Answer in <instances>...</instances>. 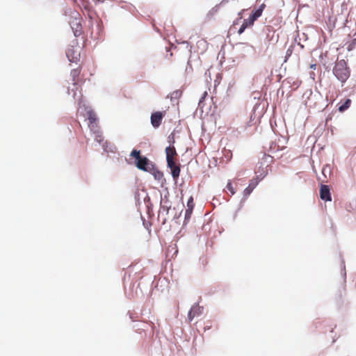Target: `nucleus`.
<instances>
[{
	"mask_svg": "<svg viewBox=\"0 0 356 356\" xmlns=\"http://www.w3.org/2000/svg\"><path fill=\"white\" fill-rule=\"evenodd\" d=\"M333 74L341 83H345L349 78L350 70L347 63L343 59L336 62L333 68Z\"/></svg>",
	"mask_w": 356,
	"mask_h": 356,
	"instance_id": "f257e3e1",
	"label": "nucleus"
},
{
	"mask_svg": "<svg viewBox=\"0 0 356 356\" xmlns=\"http://www.w3.org/2000/svg\"><path fill=\"white\" fill-rule=\"evenodd\" d=\"M131 156L136 159V165L138 169L149 172L154 170V165L147 157L142 156L139 150L134 149L131 153Z\"/></svg>",
	"mask_w": 356,
	"mask_h": 356,
	"instance_id": "f03ea898",
	"label": "nucleus"
},
{
	"mask_svg": "<svg viewBox=\"0 0 356 356\" xmlns=\"http://www.w3.org/2000/svg\"><path fill=\"white\" fill-rule=\"evenodd\" d=\"M81 70L74 69L71 71V76L72 81V88L68 87V93L72 94L73 97L75 99L77 96V92H79L78 97H81L82 95L81 92V81L80 79Z\"/></svg>",
	"mask_w": 356,
	"mask_h": 356,
	"instance_id": "7ed1b4c3",
	"label": "nucleus"
},
{
	"mask_svg": "<svg viewBox=\"0 0 356 356\" xmlns=\"http://www.w3.org/2000/svg\"><path fill=\"white\" fill-rule=\"evenodd\" d=\"M81 21L82 18L78 13H74L70 18V24L75 37L79 36L83 32Z\"/></svg>",
	"mask_w": 356,
	"mask_h": 356,
	"instance_id": "20e7f679",
	"label": "nucleus"
},
{
	"mask_svg": "<svg viewBox=\"0 0 356 356\" xmlns=\"http://www.w3.org/2000/svg\"><path fill=\"white\" fill-rule=\"evenodd\" d=\"M88 113V120L89 121L88 127L90 129L95 132H98V126H97V118L94 111L90 110L87 112Z\"/></svg>",
	"mask_w": 356,
	"mask_h": 356,
	"instance_id": "39448f33",
	"label": "nucleus"
},
{
	"mask_svg": "<svg viewBox=\"0 0 356 356\" xmlns=\"http://www.w3.org/2000/svg\"><path fill=\"white\" fill-rule=\"evenodd\" d=\"M165 112L156 111L151 115V124L154 128H158L162 122L163 117L165 116Z\"/></svg>",
	"mask_w": 356,
	"mask_h": 356,
	"instance_id": "423d86ee",
	"label": "nucleus"
},
{
	"mask_svg": "<svg viewBox=\"0 0 356 356\" xmlns=\"http://www.w3.org/2000/svg\"><path fill=\"white\" fill-rule=\"evenodd\" d=\"M66 56L72 63H77L80 59V52L78 51V48L75 49L73 47L67 49Z\"/></svg>",
	"mask_w": 356,
	"mask_h": 356,
	"instance_id": "0eeeda50",
	"label": "nucleus"
},
{
	"mask_svg": "<svg viewBox=\"0 0 356 356\" xmlns=\"http://www.w3.org/2000/svg\"><path fill=\"white\" fill-rule=\"evenodd\" d=\"M167 165L170 169L171 175L174 180L177 181L181 172L179 164H177L175 161H170L167 163Z\"/></svg>",
	"mask_w": 356,
	"mask_h": 356,
	"instance_id": "6e6552de",
	"label": "nucleus"
},
{
	"mask_svg": "<svg viewBox=\"0 0 356 356\" xmlns=\"http://www.w3.org/2000/svg\"><path fill=\"white\" fill-rule=\"evenodd\" d=\"M320 197L325 201L332 200L330 190L327 185H321L320 189Z\"/></svg>",
	"mask_w": 356,
	"mask_h": 356,
	"instance_id": "1a4fd4ad",
	"label": "nucleus"
},
{
	"mask_svg": "<svg viewBox=\"0 0 356 356\" xmlns=\"http://www.w3.org/2000/svg\"><path fill=\"white\" fill-rule=\"evenodd\" d=\"M202 308L200 307L199 305H193L191 310L188 312V318L189 320V322H191L193 319L195 317L199 316L202 314Z\"/></svg>",
	"mask_w": 356,
	"mask_h": 356,
	"instance_id": "9d476101",
	"label": "nucleus"
},
{
	"mask_svg": "<svg viewBox=\"0 0 356 356\" xmlns=\"http://www.w3.org/2000/svg\"><path fill=\"white\" fill-rule=\"evenodd\" d=\"M194 206L193 197L191 196L187 202V209L185 211V221H188L190 220Z\"/></svg>",
	"mask_w": 356,
	"mask_h": 356,
	"instance_id": "9b49d317",
	"label": "nucleus"
},
{
	"mask_svg": "<svg viewBox=\"0 0 356 356\" xmlns=\"http://www.w3.org/2000/svg\"><path fill=\"white\" fill-rule=\"evenodd\" d=\"M165 154L167 163L170 161H175V157L177 156V153L174 146L167 147L165 148Z\"/></svg>",
	"mask_w": 356,
	"mask_h": 356,
	"instance_id": "f8f14e48",
	"label": "nucleus"
},
{
	"mask_svg": "<svg viewBox=\"0 0 356 356\" xmlns=\"http://www.w3.org/2000/svg\"><path fill=\"white\" fill-rule=\"evenodd\" d=\"M265 4L262 3L258 9L254 11L252 15H251L249 17L250 18V23L252 22H255L259 17L261 16L263 10L265 8Z\"/></svg>",
	"mask_w": 356,
	"mask_h": 356,
	"instance_id": "ddd939ff",
	"label": "nucleus"
},
{
	"mask_svg": "<svg viewBox=\"0 0 356 356\" xmlns=\"http://www.w3.org/2000/svg\"><path fill=\"white\" fill-rule=\"evenodd\" d=\"M250 17L244 20L243 23L242 24V25L241 26L240 29L238 31V35H241L247 28L251 27L253 26L254 22H252L250 23Z\"/></svg>",
	"mask_w": 356,
	"mask_h": 356,
	"instance_id": "4468645a",
	"label": "nucleus"
},
{
	"mask_svg": "<svg viewBox=\"0 0 356 356\" xmlns=\"http://www.w3.org/2000/svg\"><path fill=\"white\" fill-rule=\"evenodd\" d=\"M258 182L257 181L252 180L250 183L249 184L248 186L245 188L243 191V194L245 196H248L250 195V193L252 192L254 188L257 185Z\"/></svg>",
	"mask_w": 356,
	"mask_h": 356,
	"instance_id": "2eb2a0df",
	"label": "nucleus"
},
{
	"mask_svg": "<svg viewBox=\"0 0 356 356\" xmlns=\"http://www.w3.org/2000/svg\"><path fill=\"white\" fill-rule=\"evenodd\" d=\"M350 104H351V100L350 99H347L345 101V102L339 107V111L340 112L345 111L346 109H348L350 107Z\"/></svg>",
	"mask_w": 356,
	"mask_h": 356,
	"instance_id": "dca6fc26",
	"label": "nucleus"
},
{
	"mask_svg": "<svg viewBox=\"0 0 356 356\" xmlns=\"http://www.w3.org/2000/svg\"><path fill=\"white\" fill-rule=\"evenodd\" d=\"M151 173H152L154 178L158 180L161 179L163 176V172L156 169L154 166V170H152Z\"/></svg>",
	"mask_w": 356,
	"mask_h": 356,
	"instance_id": "f3484780",
	"label": "nucleus"
},
{
	"mask_svg": "<svg viewBox=\"0 0 356 356\" xmlns=\"http://www.w3.org/2000/svg\"><path fill=\"white\" fill-rule=\"evenodd\" d=\"M225 188L227 190V193L230 195H234L236 193L235 189L234 188L230 180L228 181Z\"/></svg>",
	"mask_w": 356,
	"mask_h": 356,
	"instance_id": "a211bd4d",
	"label": "nucleus"
},
{
	"mask_svg": "<svg viewBox=\"0 0 356 356\" xmlns=\"http://www.w3.org/2000/svg\"><path fill=\"white\" fill-rule=\"evenodd\" d=\"M355 47H356V38L353 39L348 43L347 49L348 51H351Z\"/></svg>",
	"mask_w": 356,
	"mask_h": 356,
	"instance_id": "6ab92c4d",
	"label": "nucleus"
},
{
	"mask_svg": "<svg viewBox=\"0 0 356 356\" xmlns=\"http://www.w3.org/2000/svg\"><path fill=\"white\" fill-rule=\"evenodd\" d=\"M292 52H293V50L291 48H289L286 52V58H287L288 57L291 56V55L292 54Z\"/></svg>",
	"mask_w": 356,
	"mask_h": 356,
	"instance_id": "aec40b11",
	"label": "nucleus"
},
{
	"mask_svg": "<svg viewBox=\"0 0 356 356\" xmlns=\"http://www.w3.org/2000/svg\"><path fill=\"white\" fill-rule=\"evenodd\" d=\"M95 140H96L97 142L101 143V142H102V135H100V134H97V135L96 136V138H95Z\"/></svg>",
	"mask_w": 356,
	"mask_h": 356,
	"instance_id": "412c9836",
	"label": "nucleus"
},
{
	"mask_svg": "<svg viewBox=\"0 0 356 356\" xmlns=\"http://www.w3.org/2000/svg\"><path fill=\"white\" fill-rule=\"evenodd\" d=\"M211 327V325H206L204 327V331H206L207 330H209Z\"/></svg>",
	"mask_w": 356,
	"mask_h": 356,
	"instance_id": "4be33fe9",
	"label": "nucleus"
},
{
	"mask_svg": "<svg viewBox=\"0 0 356 356\" xmlns=\"http://www.w3.org/2000/svg\"><path fill=\"white\" fill-rule=\"evenodd\" d=\"M311 67L315 69L316 68V65H312Z\"/></svg>",
	"mask_w": 356,
	"mask_h": 356,
	"instance_id": "5701e85b",
	"label": "nucleus"
},
{
	"mask_svg": "<svg viewBox=\"0 0 356 356\" xmlns=\"http://www.w3.org/2000/svg\"><path fill=\"white\" fill-rule=\"evenodd\" d=\"M228 1H229V0H222V2H228Z\"/></svg>",
	"mask_w": 356,
	"mask_h": 356,
	"instance_id": "b1692460",
	"label": "nucleus"
},
{
	"mask_svg": "<svg viewBox=\"0 0 356 356\" xmlns=\"http://www.w3.org/2000/svg\"><path fill=\"white\" fill-rule=\"evenodd\" d=\"M175 93L176 95H177V94L179 93V92H178V91H176V92H174V94H175Z\"/></svg>",
	"mask_w": 356,
	"mask_h": 356,
	"instance_id": "393cba45",
	"label": "nucleus"
},
{
	"mask_svg": "<svg viewBox=\"0 0 356 356\" xmlns=\"http://www.w3.org/2000/svg\"><path fill=\"white\" fill-rule=\"evenodd\" d=\"M325 170V168H323V173H324Z\"/></svg>",
	"mask_w": 356,
	"mask_h": 356,
	"instance_id": "a878e982",
	"label": "nucleus"
}]
</instances>
